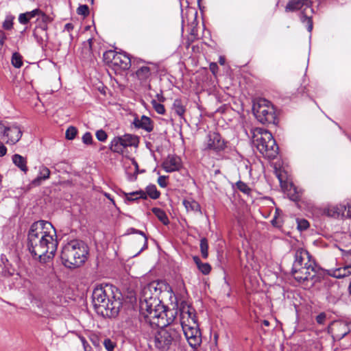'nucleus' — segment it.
I'll return each mask as SVG.
<instances>
[{
  "label": "nucleus",
  "mask_w": 351,
  "mask_h": 351,
  "mask_svg": "<svg viewBox=\"0 0 351 351\" xmlns=\"http://www.w3.org/2000/svg\"><path fill=\"white\" fill-rule=\"evenodd\" d=\"M152 213L156 215L158 220L164 225L167 226L169 223V218L166 213L160 208L154 207L152 208Z\"/></svg>",
  "instance_id": "30"
},
{
  "label": "nucleus",
  "mask_w": 351,
  "mask_h": 351,
  "mask_svg": "<svg viewBox=\"0 0 351 351\" xmlns=\"http://www.w3.org/2000/svg\"><path fill=\"white\" fill-rule=\"evenodd\" d=\"M133 123L136 128H141L147 132H150L154 130L153 121L145 115H143L140 119L137 117L135 118Z\"/></svg>",
  "instance_id": "22"
},
{
  "label": "nucleus",
  "mask_w": 351,
  "mask_h": 351,
  "mask_svg": "<svg viewBox=\"0 0 351 351\" xmlns=\"http://www.w3.org/2000/svg\"><path fill=\"white\" fill-rule=\"evenodd\" d=\"M25 13L27 15V16L29 17V19H31L35 17L36 16H39L40 13H42V11L40 9L36 8V9L33 10L32 11L27 12Z\"/></svg>",
  "instance_id": "49"
},
{
  "label": "nucleus",
  "mask_w": 351,
  "mask_h": 351,
  "mask_svg": "<svg viewBox=\"0 0 351 351\" xmlns=\"http://www.w3.org/2000/svg\"><path fill=\"white\" fill-rule=\"evenodd\" d=\"M308 260H311L309 253L302 248H299L295 252L292 267L300 269V265H304Z\"/></svg>",
  "instance_id": "21"
},
{
  "label": "nucleus",
  "mask_w": 351,
  "mask_h": 351,
  "mask_svg": "<svg viewBox=\"0 0 351 351\" xmlns=\"http://www.w3.org/2000/svg\"><path fill=\"white\" fill-rule=\"evenodd\" d=\"M117 56V53L112 50H109L108 51H106L104 55L103 58L104 61L108 64H113L114 62V58Z\"/></svg>",
  "instance_id": "37"
},
{
  "label": "nucleus",
  "mask_w": 351,
  "mask_h": 351,
  "mask_svg": "<svg viewBox=\"0 0 351 351\" xmlns=\"http://www.w3.org/2000/svg\"><path fill=\"white\" fill-rule=\"evenodd\" d=\"M113 66H118L121 69L125 71L130 68L132 60L129 54L126 53H117V56L114 58Z\"/></svg>",
  "instance_id": "18"
},
{
  "label": "nucleus",
  "mask_w": 351,
  "mask_h": 351,
  "mask_svg": "<svg viewBox=\"0 0 351 351\" xmlns=\"http://www.w3.org/2000/svg\"><path fill=\"white\" fill-rule=\"evenodd\" d=\"M194 263L196 264L198 269L204 274L208 275L211 271V266L208 263H202L200 258L195 256L193 257Z\"/></svg>",
  "instance_id": "29"
},
{
  "label": "nucleus",
  "mask_w": 351,
  "mask_h": 351,
  "mask_svg": "<svg viewBox=\"0 0 351 351\" xmlns=\"http://www.w3.org/2000/svg\"><path fill=\"white\" fill-rule=\"evenodd\" d=\"M291 273L295 280L306 287L311 288L320 281L317 275V265L315 261L308 260L300 269L292 267Z\"/></svg>",
  "instance_id": "5"
},
{
  "label": "nucleus",
  "mask_w": 351,
  "mask_h": 351,
  "mask_svg": "<svg viewBox=\"0 0 351 351\" xmlns=\"http://www.w3.org/2000/svg\"><path fill=\"white\" fill-rule=\"evenodd\" d=\"M182 204L185 207L187 212L199 213L202 214L200 204L192 198L184 199L182 201Z\"/></svg>",
  "instance_id": "26"
},
{
  "label": "nucleus",
  "mask_w": 351,
  "mask_h": 351,
  "mask_svg": "<svg viewBox=\"0 0 351 351\" xmlns=\"http://www.w3.org/2000/svg\"><path fill=\"white\" fill-rule=\"evenodd\" d=\"M132 164L134 166V170L133 173L130 172L128 170H126L125 173L127 176V179L130 182H134L137 179L138 174L139 173V168L137 162L133 159Z\"/></svg>",
  "instance_id": "32"
},
{
  "label": "nucleus",
  "mask_w": 351,
  "mask_h": 351,
  "mask_svg": "<svg viewBox=\"0 0 351 351\" xmlns=\"http://www.w3.org/2000/svg\"><path fill=\"white\" fill-rule=\"evenodd\" d=\"M45 180L43 178H42L39 175L36 178H34L31 182H30V185L32 186H40L43 181H44Z\"/></svg>",
  "instance_id": "50"
},
{
  "label": "nucleus",
  "mask_w": 351,
  "mask_h": 351,
  "mask_svg": "<svg viewBox=\"0 0 351 351\" xmlns=\"http://www.w3.org/2000/svg\"><path fill=\"white\" fill-rule=\"evenodd\" d=\"M156 97L158 98V99L160 101H164L165 100V97L162 96V94H157L156 95Z\"/></svg>",
  "instance_id": "62"
},
{
  "label": "nucleus",
  "mask_w": 351,
  "mask_h": 351,
  "mask_svg": "<svg viewBox=\"0 0 351 351\" xmlns=\"http://www.w3.org/2000/svg\"><path fill=\"white\" fill-rule=\"evenodd\" d=\"M311 0H289L285 7L286 12H295L301 9L305 10L312 6Z\"/></svg>",
  "instance_id": "19"
},
{
  "label": "nucleus",
  "mask_w": 351,
  "mask_h": 351,
  "mask_svg": "<svg viewBox=\"0 0 351 351\" xmlns=\"http://www.w3.org/2000/svg\"><path fill=\"white\" fill-rule=\"evenodd\" d=\"M22 59H23L22 56L19 53H18V52L13 53L12 59H11L12 64L15 68H18V69L21 68L23 64Z\"/></svg>",
  "instance_id": "34"
},
{
  "label": "nucleus",
  "mask_w": 351,
  "mask_h": 351,
  "mask_svg": "<svg viewBox=\"0 0 351 351\" xmlns=\"http://www.w3.org/2000/svg\"><path fill=\"white\" fill-rule=\"evenodd\" d=\"M5 39L6 36L5 33L3 31L0 30V50H1Z\"/></svg>",
  "instance_id": "57"
},
{
  "label": "nucleus",
  "mask_w": 351,
  "mask_h": 351,
  "mask_svg": "<svg viewBox=\"0 0 351 351\" xmlns=\"http://www.w3.org/2000/svg\"><path fill=\"white\" fill-rule=\"evenodd\" d=\"M77 13L79 15L87 16L89 14V8L87 5H80L77 9Z\"/></svg>",
  "instance_id": "45"
},
{
  "label": "nucleus",
  "mask_w": 351,
  "mask_h": 351,
  "mask_svg": "<svg viewBox=\"0 0 351 351\" xmlns=\"http://www.w3.org/2000/svg\"><path fill=\"white\" fill-rule=\"evenodd\" d=\"M348 291L349 294L351 295V281L349 283V285L348 287Z\"/></svg>",
  "instance_id": "64"
},
{
  "label": "nucleus",
  "mask_w": 351,
  "mask_h": 351,
  "mask_svg": "<svg viewBox=\"0 0 351 351\" xmlns=\"http://www.w3.org/2000/svg\"><path fill=\"white\" fill-rule=\"evenodd\" d=\"M156 71V66L152 64V66H142L136 71V75L138 80L141 82H147L152 73Z\"/></svg>",
  "instance_id": "20"
},
{
  "label": "nucleus",
  "mask_w": 351,
  "mask_h": 351,
  "mask_svg": "<svg viewBox=\"0 0 351 351\" xmlns=\"http://www.w3.org/2000/svg\"><path fill=\"white\" fill-rule=\"evenodd\" d=\"M190 34V38H191V42H194L197 39V30L195 28L191 29Z\"/></svg>",
  "instance_id": "56"
},
{
  "label": "nucleus",
  "mask_w": 351,
  "mask_h": 351,
  "mask_svg": "<svg viewBox=\"0 0 351 351\" xmlns=\"http://www.w3.org/2000/svg\"><path fill=\"white\" fill-rule=\"evenodd\" d=\"M257 149L268 159H274L278 154V146L271 132L265 130L254 141Z\"/></svg>",
  "instance_id": "7"
},
{
  "label": "nucleus",
  "mask_w": 351,
  "mask_h": 351,
  "mask_svg": "<svg viewBox=\"0 0 351 351\" xmlns=\"http://www.w3.org/2000/svg\"><path fill=\"white\" fill-rule=\"evenodd\" d=\"M345 207L346 208V211L345 213L346 217L351 218V202L347 203V204L345 205Z\"/></svg>",
  "instance_id": "55"
},
{
  "label": "nucleus",
  "mask_w": 351,
  "mask_h": 351,
  "mask_svg": "<svg viewBox=\"0 0 351 351\" xmlns=\"http://www.w3.org/2000/svg\"><path fill=\"white\" fill-rule=\"evenodd\" d=\"M29 21H30V19H29V17L27 16L26 13L21 14L19 16V21L21 24H23V25L27 24L29 23Z\"/></svg>",
  "instance_id": "52"
},
{
  "label": "nucleus",
  "mask_w": 351,
  "mask_h": 351,
  "mask_svg": "<svg viewBox=\"0 0 351 351\" xmlns=\"http://www.w3.org/2000/svg\"><path fill=\"white\" fill-rule=\"evenodd\" d=\"M173 110L175 113L178 115L180 118L184 117V114L186 111L185 107L182 105V100L180 99H176L174 100L173 104Z\"/></svg>",
  "instance_id": "31"
},
{
  "label": "nucleus",
  "mask_w": 351,
  "mask_h": 351,
  "mask_svg": "<svg viewBox=\"0 0 351 351\" xmlns=\"http://www.w3.org/2000/svg\"><path fill=\"white\" fill-rule=\"evenodd\" d=\"M209 69L210 70V71L214 74L215 75L218 70H219V66L217 65V63L215 62H211L209 65Z\"/></svg>",
  "instance_id": "54"
},
{
  "label": "nucleus",
  "mask_w": 351,
  "mask_h": 351,
  "mask_svg": "<svg viewBox=\"0 0 351 351\" xmlns=\"http://www.w3.org/2000/svg\"><path fill=\"white\" fill-rule=\"evenodd\" d=\"M301 21L303 23H306L307 25V29L309 32H311L313 29V20L310 16H307L304 12L301 13Z\"/></svg>",
  "instance_id": "38"
},
{
  "label": "nucleus",
  "mask_w": 351,
  "mask_h": 351,
  "mask_svg": "<svg viewBox=\"0 0 351 351\" xmlns=\"http://www.w3.org/2000/svg\"><path fill=\"white\" fill-rule=\"evenodd\" d=\"M182 328L189 346L193 348L199 347L202 343V334L199 326H183Z\"/></svg>",
  "instance_id": "13"
},
{
  "label": "nucleus",
  "mask_w": 351,
  "mask_h": 351,
  "mask_svg": "<svg viewBox=\"0 0 351 351\" xmlns=\"http://www.w3.org/2000/svg\"><path fill=\"white\" fill-rule=\"evenodd\" d=\"M154 336V346L159 351H167L178 337V332L172 328L160 327Z\"/></svg>",
  "instance_id": "8"
},
{
  "label": "nucleus",
  "mask_w": 351,
  "mask_h": 351,
  "mask_svg": "<svg viewBox=\"0 0 351 351\" xmlns=\"http://www.w3.org/2000/svg\"><path fill=\"white\" fill-rule=\"evenodd\" d=\"M77 130L75 127L70 126L66 131V138L69 140H73L77 135Z\"/></svg>",
  "instance_id": "40"
},
{
  "label": "nucleus",
  "mask_w": 351,
  "mask_h": 351,
  "mask_svg": "<svg viewBox=\"0 0 351 351\" xmlns=\"http://www.w3.org/2000/svg\"><path fill=\"white\" fill-rule=\"evenodd\" d=\"M125 196V202H137L140 199H147V196L151 199H157L160 196V192L157 189L155 184H149L143 190L136 191L131 193H123Z\"/></svg>",
  "instance_id": "11"
},
{
  "label": "nucleus",
  "mask_w": 351,
  "mask_h": 351,
  "mask_svg": "<svg viewBox=\"0 0 351 351\" xmlns=\"http://www.w3.org/2000/svg\"><path fill=\"white\" fill-rule=\"evenodd\" d=\"M80 339L84 346L85 350H86V346H88L87 341L86 340V339L84 337H80Z\"/></svg>",
  "instance_id": "60"
},
{
  "label": "nucleus",
  "mask_w": 351,
  "mask_h": 351,
  "mask_svg": "<svg viewBox=\"0 0 351 351\" xmlns=\"http://www.w3.org/2000/svg\"><path fill=\"white\" fill-rule=\"evenodd\" d=\"M7 148L3 144V143H0V157L4 156L7 153Z\"/></svg>",
  "instance_id": "58"
},
{
  "label": "nucleus",
  "mask_w": 351,
  "mask_h": 351,
  "mask_svg": "<svg viewBox=\"0 0 351 351\" xmlns=\"http://www.w3.org/2000/svg\"><path fill=\"white\" fill-rule=\"evenodd\" d=\"M199 246L202 256L204 258H207L208 256V242L206 237H203L200 239Z\"/></svg>",
  "instance_id": "33"
},
{
  "label": "nucleus",
  "mask_w": 351,
  "mask_h": 351,
  "mask_svg": "<svg viewBox=\"0 0 351 351\" xmlns=\"http://www.w3.org/2000/svg\"><path fill=\"white\" fill-rule=\"evenodd\" d=\"M47 29L48 26H46L45 24H38L33 32L35 40L43 50H45L49 40Z\"/></svg>",
  "instance_id": "15"
},
{
  "label": "nucleus",
  "mask_w": 351,
  "mask_h": 351,
  "mask_svg": "<svg viewBox=\"0 0 351 351\" xmlns=\"http://www.w3.org/2000/svg\"><path fill=\"white\" fill-rule=\"evenodd\" d=\"M327 274L335 278H343L351 275V265L327 270Z\"/></svg>",
  "instance_id": "25"
},
{
  "label": "nucleus",
  "mask_w": 351,
  "mask_h": 351,
  "mask_svg": "<svg viewBox=\"0 0 351 351\" xmlns=\"http://www.w3.org/2000/svg\"><path fill=\"white\" fill-rule=\"evenodd\" d=\"M1 265L0 267H2V274L4 276H12L14 274H18L16 265H12L10 261L5 256H1Z\"/></svg>",
  "instance_id": "24"
},
{
  "label": "nucleus",
  "mask_w": 351,
  "mask_h": 351,
  "mask_svg": "<svg viewBox=\"0 0 351 351\" xmlns=\"http://www.w3.org/2000/svg\"><path fill=\"white\" fill-rule=\"evenodd\" d=\"M162 167L166 172L171 173L178 171L182 167V161L176 155H168L162 164Z\"/></svg>",
  "instance_id": "17"
},
{
  "label": "nucleus",
  "mask_w": 351,
  "mask_h": 351,
  "mask_svg": "<svg viewBox=\"0 0 351 351\" xmlns=\"http://www.w3.org/2000/svg\"><path fill=\"white\" fill-rule=\"evenodd\" d=\"M74 28V25L71 23H68L65 24L63 32L67 31L68 32H71Z\"/></svg>",
  "instance_id": "59"
},
{
  "label": "nucleus",
  "mask_w": 351,
  "mask_h": 351,
  "mask_svg": "<svg viewBox=\"0 0 351 351\" xmlns=\"http://www.w3.org/2000/svg\"><path fill=\"white\" fill-rule=\"evenodd\" d=\"M225 147V141L218 132H210L208 134L205 149L214 150L218 152L223 150Z\"/></svg>",
  "instance_id": "14"
},
{
  "label": "nucleus",
  "mask_w": 351,
  "mask_h": 351,
  "mask_svg": "<svg viewBox=\"0 0 351 351\" xmlns=\"http://www.w3.org/2000/svg\"><path fill=\"white\" fill-rule=\"evenodd\" d=\"M41 16V21L39 23V24H45L46 26H48V23H50L52 22L53 19L50 17L49 16L47 15L45 13H44L42 11V13H40V15Z\"/></svg>",
  "instance_id": "46"
},
{
  "label": "nucleus",
  "mask_w": 351,
  "mask_h": 351,
  "mask_svg": "<svg viewBox=\"0 0 351 351\" xmlns=\"http://www.w3.org/2000/svg\"><path fill=\"white\" fill-rule=\"evenodd\" d=\"M114 289V287L108 284L101 285L94 289L92 300L97 314L107 317H115L118 315L122 303L119 298H116Z\"/></svg>",
  "instance_id": "3"
},
{
  "label": "nucleus",
  "mask_w": 351,
  "mask_h": 351,
  "mask_svg": "<svg viewBox=\"0 0 351 351\" xmlns=\"http://www.w3.org/2000/svg\"><path fill=\"white\" fill-rule=\"evenodd\" d=\"M13 163L18 167L22 171L26 173L28 170L27 167V160L20 154H15L12 156Z\"/></svg>",
  "instance_id": "28"
},
{
  "label": "nucleus",
  "mask_w": 351,
  "mask_h": 351,
  "mask_svg": "<svg viewBox=\"0 0 351 351\" xmlns=\"http://www.w3.org/2000/svg\"><path fill=\"white\" fill-rule=\"evenodd\" d=\"M93 42V38H90L88 39L86 41H84L82 43V49H81L82 58L89 59L92 57Z\"/></svg>",
  "instance_id": "27"
},
{
  "label": "nucleus",
  "mask_w": 351,
  "mask_h": 351,
  "mask_svg": "<svg viewBox=\"0 0 351 351\" xmlns=\"http://www.w3.org/2000/svg\"><path fill=\"white\" fill-rule=\"evenodd\" d=\"M104 196L106 197L114 205H115V202H114V199L112 197V196L110 195V194L108 193H104Z\"/></svg>",
  "instance_id": "61"
},
{
  "label": "nucleus",
  "mask_w": 351,
  "mask_h": 351,
  "mask_svg": "<svg viewBox=\"0 0 351 351\" xmlns=\"http://www.w3.org/2000/svg\"><path fill=\"white\" fill-rule=\"evenodd\" d=\"M191 38H187V41L186 43V48H189L191 45V44L193 43V42H191Z\"/></svg>",
  "instance_id": "63"
},
{
  "label": "nucleus",
  "mask_w": 351,
  "mask_h": 351,
  "mask_svg": "<svg viewBox=\"0 0 351 351\" xmlns=\"http://www.w3.org/2000/svg\"><path fill=\"white\" fill-rule=\"evenodd\" d=\"M104 346L107 351H113L116 346V343L107 338L104 341Z\"/></svg>",
  "instance_id": "44"
},
{
  "label": "nucleus",
  "mask_w": 351,
  "mask_h": 351,
  "mask_svg": "<svg viewBox=\"0 0 351 351\" xmlns=\"http://www.w3.org/2000/svg\"><path fill=\"white\" fill-rule=\"evenodd\" d=\"M42 178L44 180H47L50 176V170L45 166H41L39 169V174Z\"/></svg>",
  "instance_id": "41"
},
{
  "label": "nucleus",
  "mask_w": 351,
  "mask_h": 351,
  "mask_svg": "<svg viewBox=\"0 0 351 351\" xmlns=\"http://www.w3.org/2000/svg\"><path fill=\"white\" fill-rule=\"evenodd\" d=\"M180 324L183 326H199L195 309L185 301H182L180 307Z\"/></svg>",
  "instance_id": "12"
},
{
  "label": "nucleus",
  "mask_w": 351,
  "mask_h": 351,
  "mask_svg": "<svg viewBox=\"0 0 351 351\" xmlns=\"http://www.w3.org/2000/svg\"><path fill=\"white\" fill-rule=\"evenodd\" d=\"M23 132L16 124L0 121V140L6 144L14 145L21 138Z\"/></svg>",
  "instance_id": "9"
},
{
  "label": "nucleus",
  "mask_w": 351,
  "mask_h": 351,
  "mask_svg": "<svg viewBox=\"0 0 351 351\" xmlns=\"http://www.w3.org/2000/svg\"><path fill=\"white\" fill-rule=\"evenodd\" d=\"M58 245L56 230L51 223L39 220L31 225L27 233V246L34 259L46 263L53 257Z\"/></svg>",
  "instance_id": "1"
},
{
  "label": "nucleus",
  "mask_w": 351,
  "mask_h": 351,
  "mask_svg": "<svg viewBox=\"0 0 351 351\" xmlns=\"http://www.w3.org/2000/svg\"><path fill=\"white\" fill-rule=\"evenodd\" d=\"M346 208L345 205L339 204L336 206H330L324 209V214L328 217L338 218L341 217H345V213Z\"/></svg>",
  "instance_id": "23"
},
{
  "label": "nucleus",
  "mask_w": 351,
  "mask_h": 351,
  "mask_svg": "<svg viewBox=\"0 0 351 351\" xmlns=\"http://www.w3.org/2000/svg\"><path fill=\"white\" fill-rule=\"evenodd\" d=\"M82 142L86 145H91L93 143V136L90 132H86L82 136Z\"/></svg>",
  "instance_id": "47"
},
{
  "label": "nucleus",
  "mask_w": 351,
  "mask_h": 351,
  "mask_svg": "<svg viewBox=\"0 0 351 351\" xmlns=\"http://www.w3.org/2000/svg\"><path fill=\"white\" fill-rule=\"evenodd\" d=\"M95 136L97 139L101 142H105L108 138L107 133L102 129L97 130L95 133Z\"/></svg>",
  "instance_id": "43"
},
{
  "label": "nucleus",
  "mask_w": 351,
  "mask_h": 351,
  "mask_svg": "<svg viewBox=\"0 0 351 351\" xmlns=\"http://www.w3.org/2000/svg\"><path fill=\"white\" fill-rule=\"evenodd\" d=\"M163 284L152 282L142 290L140 298V313L146 322L153 326L165 327L169 324L167 319L168 308L159 299Z\"/></svg>",
  "instance_id": "2"
},
{
  "label": "nucleus",
  "mask_w": 351,
  "mask_h": 351,
  "mask_svg": "<svg viewBox=\"0 0 351 351\" xmlns=\"http://www.w3.org/2000/svg\"><path fill=\"white\" fill-rule=\"evenodd\" d=\"M329 330L339 339H343L350 332L348 323L340 320L332 322Z\"/></svg>",
  "instance_id": "16"
},
{
  "label": "nucleus",
  "mask_w": 351,
  "mask_h": 351,
  "mask_svg": "<svg viewBox=\"0 0 351 351\" xmlns=\"http://www.w3.org/2000/svg\"><path fill=\"white\" fill-rule=\"evenodd\" d=\"M88 254V247L84 241L72 240L62 247L61 259L65 267L76 268L86 262Z\"/></svg>",
  "instance_id": "4"
},
{
  "label": "nucleus",
  "mask_w": 351,
  "mask_h": 351,
  "mask_svg": "<svg viewBox=\"0 0 351 351\" xmlns=\"http://www.w3.org/2000/svg\"><path fill=\"white\" fill-rule=\"evenodd\" d=\"M138 143V138L132 134H125L115 136L111 141L109 149L114 153L123 154V149L127 147L136 146Z\"/></svg>",
  "instance_id": "10"
},
{
  "label": "nucleus",
  "mask_w": 351,
  "mask_h": 351,
  "mask_svg": "<svg viewBox=\"0 0 351 351\" xmlns=\"http://www.w3.org/2000/svg\"><path fill=\"white\" fill-rule=\"evenodd\" d=\"M169 178V176H160L158 178V184L162 188H165L167 186V180Z\"/></svg>",
  "instance_id": "48"
},
{
  "label": "nucleus",
  "mask_w": 351,
  "mask_h": 351,
  "mask_svg": "<svg viewBox=\"0 0 351 351\" xmlns=\"http://www.w3.org/2000/svg\"><path fill=\"white\" fill-rule=\"evenodd\" d=\"M252 112L256 119L263 124L277 125L278 118L276 109L271 103L263 98L255 101L252 106Z\"/></svg>",
  "instance_id": "6"
},
{
  "label": "nucleus",
  "mask_w": 351,
  "mask_h": 351,
  "mask_svg": "<svg viewBox=\"0 0 351 351\" xmlns=\"http://www.w3.org/2000/svg\"><path fill=\"white\" fill-rule=\"evenodd\" d=\"M236 187L239 191L246 195H250L252 192V189L249 187V186L241 180L236 182Z\"/></svg>",
  "instance_id": "36"
},
{
  "label": "nucleus",
  "mask_w": 351,
  "mask_h": 351,
  "mask_svg": "<svg viewBox=\"0 0 351 351\" xmlns=\"http://www.w3.org/2000/svg\"><path fill=\"white\" fill-rule=\"evenodd\" d=\"M151 104L156 110V112L160 114H164L165 112V108L164 105L158 103L155 99H152Z\"/></svg>",
  "instance_id": "39"
},
{
  "label": "nucleus",
  "mask_w": 351,
  "mask_h": 351,
  "mask_svg": "<svg viewBox=\"0 0 351 351\" xmlns=\"http://www.w3.org/2000/svg\"><path fill=\"white\" fill-rule=\"evenodd\" d=\"M326 318V315L325 313L323 312V313H321L319 315H317L316 316L315 319H316V322L317 324H324L325 322Z\"/></svg>",
  "instance_id": "51"
},
{
  "label": "nucleus",
  "mask_w": 351,
  "mask_h": 351,
  "mask_svg": "<svg viewBox=\"0 0 351 351\" xmlns=\"http://www.w3.org/2000/svg\"><path fill=\"white\" fill-rule=\"evenodd\" d=\"M12 25H13V23H12V20L6 19V20H5V21L3 23V27L5 29L10 30L12 27Z\"/></svg>",
  "instance_id": "53"
},
{
  "label": "nucleus",
  "mask_w": 351,
  "mask_h": 351,
  "mask_svg": "<svg viewBox=\"0 0 351 351\" xmlns=\"http://www.w3.org/2000/svg\"><path fill=\"white\" fill-rule=\"evenodd\" d=\"M298 229L300 231L306 230L309 227V223L304 219H297Z\"/></svg>",
  "instance_id": "42"
},
{
  "label": "nucleus",
  "mask_w": 351,
  "mask_h": 351,
  "mask_svg": "<svg viewBox=\"0 0 351 351\" xmlns=\"http://www.w3.org/2000/svg\"><path fill=\"white\" fill-rule=\"evenodd\" d=\"M128 231L130 233L138 234H141V235H142L143 237V241H144L143 246L142 247V248L139 251L138 254L147 248V247H148L147 237L146 234L143 231L137 230V229H135L134 228H130L128 230Z\"/></svg>",
  "instance_id": "35"
}]
</instances>
